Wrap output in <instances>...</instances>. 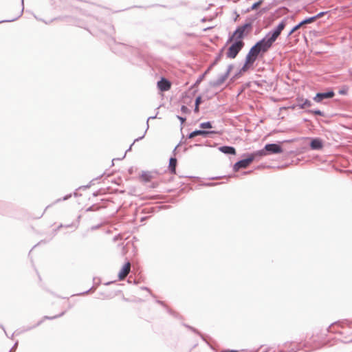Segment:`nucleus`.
Returning <instances> with one entry per match:
<instances>
[{
    "instance_id": "obj_1",
    "label": "nucleus",
    "mask_w": 352,
    "mask_h": 352,
    "mask_svg": "<svg viewBox=\"0 0 352 352\" xmlns=\"http://www.w3.org/2000/svg\"><path fill=\"white\" fill-rule=\"evenodd\" d=\"M252 28V22H248L243 25L238 26L234 33L229 37L227 43L232 42L234 38L235 41H242L251 31Z\"/></svg>"
},
{
    "instance_id": "obj_2",
    "label": "nucleus",
    "mask_w": 352,
    "mask_h": 352,
    "mask_svg": "<svg viewBox=\"0 0 352 352\" xmlns=\"http://www.w3.org/2000/svg\"><path fill=\"white\" fill-rule=\"evenodd\" d=\"M274 42L275 41L267 33L261 40L256 43V46L261 54H265L272 47Z\"/></svg>"
},
{
    "instance_id": "obj_3",
    "label": "nucleus",
    "mask_w": 352,
    "mask_h": 352,
    "mask_svg": "<svg viewBox=\"0 0 352 352\" xmlns=\"http://www.w3.org/2000/svg\"><path fill=\"white\" fill-rule=\"evenodd\" d=\"M244 46L243 41H235L228 48L226 56L229 58H234Z\"/></svg>"
},
{
    "instance_id": "obj_4",
    "label": "nucleus",
    "mask_w": 352,
    "mask_h": 352,
    "mask_svg": "<svg viewBox=\"0 0 352 352\" xmlns=\"http://www.w3.org/2000/svg\"><path fill=\"white\" fill-rule=\"evenodd\" d=\"M232 69H233V65H229L228 66L226 72L224 74L219 75L217 80L213 81L211 83L212 86V87H219L221 85H222L226 81V80L228 78V77L230 75V73Z\"/></svg>"
},
{
    "instance_id": "obj_5",
    "label": "nucleus",
    "mask_w": 352,
    "mask_h": 352,
    "mask_svg": "<svg viewBox=\"0 0 352 352\" xmlns=\"http://www.w3.org/2000/svg\"><path fill=\"white\" fill-rule=\"evenodd\" d=\"M253 161L254 157L250 156V155L248 154L246 158L241 160L234 164L233 170L234 171H238L240 168H245L248 167L249 164L252 163Z\"/></svg>"
},
{
    "instance_id": "obj_6",
    "label": "nucleus",
    "mask_w": 352,
    "mask_h": 352,
    "mask_svg": "<svg viewBox=\"0 0 352 352\" xmlns=\"http://www.w3.org/2000/svg\"><path fill=\"white\" fill-rule=\"evenodd\" d=\"M261 53L256 44L254 45L246 55V63H254L257 58L258 55Z\"/></svg>"
},
{
    "instance_id": "obj_7",
    "label": "nucleus",
    "mask_w": 352,
    "mask_h": 352,
    "mask_svg": "<svg viewBox=\"0 0 352 352\" xmlns=\"http://www.w3.org/2000/svg\"><path fill=\"white\" fill-rule=\"evenodd\" d=\"M265 151H266L267 155L279 154L283 152V148L278 144H267L265 146Z\"/></svg>"
},
{
    "instance_id": "obj_8",
    "label": "nucleus",
    "mask_w": 352,
    "mask_h": 352,
    "mask_svg": "<svg viewBox=\"0 0 352 352\" xmlns=\"http://www.w3.org/2000/svg\"><path fill=\"white\" fill-rule=\"evenodd\" d=\"M285 27V23L283 21L274 30L267 32V34L276 41Z\"/></svg>"
},
{
    "instance_id": "obj_9",
    "label": "nucleus",
    "mask_w": 352,
    "mask_h": 352,
    "mask_svg": "<svg viewBox=\"0 0 352 352\" xmlns=\"http://www.w3.org/2000/svg\"><path fill=\"white\" fill-rule=\"evenodd\" d=\"M334 96H335V93L332 90H330L327 92L316 94V95L314 98V100L316 102H320L324 99L331 98Z\"/></svg>"
},
{
    "instance_id": "obj_10",
    "label": "nucleus",
    "mask_w": 352,
    "mask_h": 352,
    "mask_svg": "<svg viewBox=\"0 0 352 352\" xmlns=\"http://www.w3.org/2000/svg\"><path fill=\"white\" fill-rule=\"evenodd\" d=\"M212 133H217V132H215L214 131H204V130H195V131L191 132L190 133H189V135H188V138L190 139V138H195L197 135H201L204 138H207V137H208V135L210 134H212Z\"/></svg>"
},
{
    "instance_id": "obj_11",
    "label": "nucleus",
    "mask_w": 352,
    "mask_h": 352,
    "mask_svg": "<svg viewBox=\"0 0 352 352\" xmlns=\"http://www.w3.org/2000/svg\"><path fill=\"white\" fill-rule=\"evenodd\" d=\"M131 269L130 262H126L118 273L120 280H123L129 273Z\"/></svg>"
},
{
    "instance_id": "obj_12",
    "label": "nucleus",
    "mask_w": 352,
    "mask_h": 352,
    "mask_svg": "<svg viewBox=\"0 0 352 352\" xmlns=\"http://www.w3.org/2000/svg\"><path fill=\"white\" fill-rule=\"evenodd\" d=\"M170 86V82L164 78L157 82V87L162 91H168Z\"/></svg>"
},
{
    "instance_id": "obj_13",
    "label": "nucleus",
    "mask_w": 352,
    "mask_h": 352,
    "mask_svg": "<svg viewBox=\"0 0 352 352\" xmlns=\"http://www.w3.org/2000/svg\"><path fill=\"white\" fill-rule=\"evenodd\" d=\"M310 147L312 150H320L323 147L322 141L319 138H314L310 143Z\"/></svg>"
},
{
    "instance_id": "obj_14",
    "label": "nucleus",
    "mask_w": 352,
    "mask_h": 352,
    "mask_svg": "<svg viewBox=\"0 0 352 352\" xmlns=\"http://www.w3.org/2000/svg\"><path fill=\"white\" fill-rule=\"evenodd\" d=\"M219 150L225 154L235 155L236 150L233 146H223L219 148Z\"/></svg>"
},
{
    "instance_id": "obj_15",
    "label": "nucleus",
    "mask_w": 352,
    "mask_h": 352,
    "mask_svg": "<svg viewBox=\"0 0 352 352\" xmlns=\"http://www.w3.org/2000/svg\"><path fill=\"white\" fill-rule=\"evenodd\" d=\"M177 159L170 157L169 160L168 168L172 174L176 173Z\"/></svg>"
},
{
    "instance_id": "obj_16",
    "label": "nucleus",
    "mask_w": 352,
    "mask_h": 352,
    "mask_svg": "<svg viewBox=\"0 0 352 352\" xmlns=\"http://www.w3.org/2000/svg\"><path fill=\"white\" fill-rule=\"evenodd\" d=\"M250 156L254 157V160L256 159L257 157H261L263 156L267 155L266 151H265V147L263 149H261L259 151H256L251 154H250Z\"/></svg>"
},
{
    "instance_id": "obj_17",
    "label": "nucleus",
    "mask_w": 352,
    "mask_h": 352,
    "mask_svg": "<svg viewBox=\"0 0 352 352\" xmlns=\"http://www.w3.org/2000/svg\"><path fill=\"white\" fill-rule=\"evenodd\" d=\"M141 177L144 182H148L151 180V179L153 178V175L151 172H143L141 175Z\"/></svg>"
},
{
    "instance_id": "obj_18",
    "label": "nucleus",
    "mask_w": 352,
    "mask_h": 352,
    "mask_svg": "<svg viewBox=\"0 0 352 352\" xmlns=\"http://www.w3.org/2000/svg\"><path fill=\"white\" fill-rule=\"evenodd\" d=\"M155 118H156V116H151V117H148V119H147V120H146V131H145L144 133L143 134V135H142V136H141V137H140V138H136V139L134 140V142H136V141H138V140H141V139H142V138L144 137V135H145V133H146V131L148 130V127H149V125H148V121H149L151 119H155Z\"/></svg>"
},
{
    "instance_id": "obj_19",
    "label": "nucleus",
    "mask_w": 352,
    "mask_h": 352,
    "mask_svg": "<svg viewBox=\"0 0 352 352\" xmlns=\"http://www.w3.org/2000/svg\"><path fill=\"white\" fill-rule=\"evenodd\" d=\"M314 21H315V18L311 16V17L305 19L301 22H300V23L302 26L303 25L311 23L314 22Z\"/></svg>"
},
{
    "instance_id": "obj_20",
    "label": "nucleus",
    "mask_w": 352,
    "mask_h": 352,
    "mask_svg": "<svg viewBox=\"0 0 352 352\" xmlns=\"http://www.w3.org/2000/svg\"><path fill=\"white\" fill-rule=\"evenodd\" d=\"M199 126L202 129H210L212 127L210 122H201Z\"/></svg>"
},
{
    "instance_id": "obj_21",
    "label": "nucleus",
    "mask_w": 352,
    "mask_h": 352,
    "mask_svg": "<svg viewBox=\"0 0 352 352\" xmlns=\"http://www.w3.org/2000/svg\"><path fill=\"white\" fill-rule=\"evenodd\" d=\"M296 100L298 102V104H296V107H298L300 109H305V105L303 102V98H297Z\"/></svg>"
},
{
    "instance_id": "obj_22",
    "label": "nucleus",
    "mask_w": 352,
    "mask_h": 352,
    "mask_svg": "<svg viewBox=\"0 0 352 352\" xmlns=\"http://www.w3.org/2000/svg\"><path fill=\"white\" fill-rule=\"evenodd\" d=\"M262 3V1L260 0L256 3H254L250 9H248V10L250 11V10H253L256 8H257Z\"/></svg>"
},
{
    "instance_id": "obj_23",
    "label": "nucleus",
    "mask_w": 352,
    "mask_h": 352,
    "mask_svg": "<svg viewBox=\"0 0 352 352\" xmlns=\"http://www.w3.org/2000/svg\"><path fill=\"white\" fill-rule=\"evenodd\" d=\"M309 112L311 113H314L315 115L320 116H324V113L322 111H321L320 110H319V109L309 110Z\"/></svg>"
},
{
    "instance_id": "obj_24",
    "label": "nucleus",
    "mask_w": 352,
    "mask_h": 352,
    "mask_svg": "<svg viewBox=\"0 0 352 352\" xmlns=\"http://www.w3.org/2000/svg\"><path fill=\"white\" fill-rule=\"evenodd\" d=\"M221 56V54H219L215 58L214 61L211 64V65L208 69V71H209L214 65L217 64V63L220 60Z\"/></svg>"
},
{
    "instance_id": "obj_25",
    "label": "nucleus",
    "mask_w": 352,
    "mask_h": 352,
    "mask_svg": "<svg viewBox=\"0 0 352 352\" xmlns=\"http://www.w3.org/2000/svg\"><path fill=\"white\" fill-rule=\"evenodd\" d=\"M300 27H302V25H300V23H299L298 24H297L296 25H295L291 30L290 32H289V36L291 35L292 34H293L294 32H296L297 30H298Z\"/></svg>"
},
{
    "instance_id": "obj_26",
    "label": "nucleus",
    "mask_w": 352,
    "mask_h": 352,
    "mask_svg": "<svg viewBox=\"0 0 352 352\" xmlns=\"http://www.w3.org/2000/svg\"><path fill=\"white\" fill-rule=\"evenodd\" d=\"M23 11V7L21 9V13H22ZM21 14H20L18 16H16V18H14V19H8V20H3V21H1L0 23H3V22H12V21H14L15 20H16L20 16H21Z\"/></svg>"
},
{
    "instance_id": "obj_27",
    "label": "nucleus",
    "mask_w": 352,
    "mask_h": 352,
    "mask_svg": "<svg viewBox=\"0 0 352 352\" xmlns=\"http://www.w3.org/2000/svg\"><path fill=\"white\" fill-rule=\"evenodd\" d=\"M327 12H320L318 14H317L316 15L314 16L313 17L315 18V21H316L317 19H319V18L323 16L324 15H325Z\"/></svg>"
},
{
    "instance_id": "obj_28",
    "label": "nucleus",
    "mask_w": 352,
    "mask_h": 352,
    "mask_svg": "<svg viewBox=\"0 0 352 352\" xmlns=\"http://www.w3.org/2000/svg\"><path fill=\"white\" fill-rule=\"evenodd\" d=\"M303 102H304V105H305V109L306 107H309L311 106L312 103L310 100H309L308 99H303Z\"/></svg>"
},
{
    "instance_id": "obj_29",
    "label": "nucleus",
    "mask_w": 352,
    "mask_h": 352,
    "mask_svg": "<svg viewBox=\"0 0 352 352\" xmlns=\"http://www.w3.org/2000/svg\"><path fill=\"white\" fill-rule=\"evenodd\" d=\"M208 71L207 70L204 74H203L201 76H200L198 79L197 80L196 82H195V85H197L199 84L200 82H201V80L204 79L206 74H207Z\"/></svg>"
},
{
    "instance_id": "obj_30",
    "label": "nucleus",
    "mask_w": 352,
    "mask_h": 352,
    "mask_svg": "<svg viewBox=\"0 0 352 352\" xmlns=\"http://www.w3.org/2000/svg\"><path fill=\"white\" fill-rule=\"evenodd\" d=\"M249 64L252 65V63H246V62H245V64H244V65L241 67V69L240 72H246V71L248 70V65H249Z\"/></svg>"
},
{
    "instance_id": "obj_31",
    "label": "nucleus",
    "mask_w": 352,
    "mask_h": 352,
    "mask_svg": "<svg viewBox=\"0 0 352 352\" xmlns=\"http://www.w3.org/2000/svg\"><path fill=\"white\" fill-rule=\"evenodd\" d=\"M181 111L182 113H188L189 111V109H188V108L186 106L182 105L181 107Z\"/></svg>"
},
{
    "instance_id": "obj_32",
    "label": "nucleus",
    "mask_w": 352,
    "mask_h": 352,
    "mask_svg": "<svg viewBox=\"0 0 352 352\" xmlns=\"http://www.w3.org/2000/svg\"><path fill=\"white\" fill-rule=\"evenodd\" d=\"M201 102V96L197 97L196 99H195V104H197V106H199Z\"/></svg>"
},
{
    "instance_id": "obj_33",
    "label": "nucleus",
    "mask_w": 352,
    "mask_h": 352,
    "mask_svg": "<svg viewBox=\"0 0 352 352\" xmlns=\"http://www.w3.org/2000/svg\"><path fill=\"white\" fill-rule=\"evenodd\" d=\"M69 197H71V194H69V195H67L65 196L62 199H57V200L56 201V202H58V201H60V200L65 201V200L68 199Z\"/></svg>"
},
{
    "instance_id": "obj_34",
    "label": "nucleus",
    "mask_w": 352,
    "mask_h": 352,
    "mask_svg": "<svg viewBox=\"0 0 352 352\" xmlns=\"http://www.w3.org/2000/svg\"><path fill=\"white\" fill-rule=\"evenodd\" d=\"M63 314H64V313L63 312V313H61L60 315H58V316H53V317H47V316H45V318H46V319H54V318H58V317H59V316H63Z\"/></svg>"
},
{
    "instance_id": "obj_35",
    "label": "nucleus",
    "mask_w": 352,
    "mask_h": 352,
    "mask_svg": "<svg viewBox=\"0 0 352 352\" xmlns=\"http://www.w3.org/2000/svg\"><path fill=\"white\" fill-rule=\"evenodd\" d=\"M177 118L180 120L181 124H183L186 121V118L179 116H177Z\"/></svg>"
},
{
    "instance_id": "obj_36",
    "label": "nucleus",
    "mask_w": 352,
    "mask_h": 352,
    "mask_svg": "<svg viewBox=\"0 0 352 352\" xmlns=\"http://www.w3.org/2000/svg\"><path fill=\"white\" fill-rule=\"evenodd\" d=\"M299 349L300 348H292L288 352H297Z\"/></svg>"
},
{
    "instance_id": "obj_37",
    "label": "nucleus",
    "mask_w": 352,
    "mask_h": 352,
    "mask_svg": "<svg viewBox=\"0 0 352 352\" xmlns=\"http://www.w3.org/2000/svg\"><path fill=\"white\" fill-rule=\"evenodd\" d=\"M351 341H352V335L350 336L348 338H346L344 342H351Z\"/></svg>"
},
{
    "instance_id": "obj_38",
    "label": "nucleus",
    "mask_w": 352,
    "mask_h": 352,
    "mask_svg": "<svg viewBox=\"0 0 352 352\" xmlns=\"http://www.w3.org/2000/svg\"><path fill=\"white\" fill-rule=\"evenodd\" d=\"M16 346H17V342H16V343L14 344V345L13 346V347L10 349V352H13V350H14V349H15V348L16 347Z\"/></svg>"
},
{
    "instance_id": "obj_39",
    "label": "nucleus",
    "mask_w": 352,
    "mask_h": 352,
    "mask_svg": "<svg viewBox=\"0 0 352 352\" xmlns=\"http://www.w3.org/2000/svg\"><path fill=\"white\" fill-rule=\"evenodd\" d=\"M198 111H199V106H197V104H195V112H198Z\"/></svg>"
},
{
    "instance_id": "obj_40",
    "label": "nucleus",
    "mask_w": 352,
    "mask_h": 352,
    "mask_svg": "<svg viewBox=\"0 0 352 352\" xmlns=\"http://www.w3.org/2000/svg\"><path fill=\"white\" fill-rule=\"evenodd\" d=\"M223 352H237V351L235 350H230V351H225Z\"/></svg>"
},
{
    "instance_id": "obj_41",
    "label": "nucleus",
    "mask_w": 352,
    "mask_h": 352,
    "mask_svg": "<svg viewBox=\"0 0 352 352\" xmlns=\"http://www.w3.org/2000/svg\"><path fill=\"white\" fill-rule=\"evenodd\" d=\"M339 93H340V94H345V91H342V90H340V91H339Z\"/></svg>"
},
{
    "instance_id": "obj_42",
    "label": "nucleus",
    "mask_w": 352,
    "mask_h": 352,
    "mask_svg": "<svg viewBox=\"0 0 352 352\" xmlns=\"http://www.w3.org/2000/svg\"><path fill=\"white\" fill-rule=\"evenodd\" d=\"M157 302L161 304V305H164L163 302H162V301L157 300Z\"/></svg>"
},
{
    "instance_id": "obj_43",
    "label": "nucleus",
    "mask_w": 352,
    "mask_h": 352,
    "mask_svg": "<svg viewBox=\"0 0 352 352\" xmlns=\"http://www.w3.org/2000/svg\"><path fill=\"white\" fill-rule=\"evenodd\" d=\"M133 144H134V142H133V144L129 146V148L126 151H129V150L131 148V146H132V145H133Z\"/></svg>"
},
{
    "instance_id": "obj_44",
    "label": "nucleus",
    "mask_w": 352,
    "mask_h": 352,
    "mask_svg": "<svg viewBox=\"0 0 352 352\" xmlns=\"http://www.w3.org/2000/svg\"><path fill=\"white\" fill-rule=\"evenodd\" d=\"M287 345H288V344H287V343H285V347H287Z\"/></svg>"
},
{
    "instance_id": "obj_45",
    "label": "nucleus",
    "mask_w": 352,
    "mask_h": 352,
    "mask_svg": "<svg viewBox=\"0 0 352 352\" xmlns=\"http://www.w3.org/2000/svg\"><path fill=\"white\" fill-rule=\"evenodd\" d=\"M143 289H146V290H148V289L147 287H144Z\"/></svg>"
},
{
    "instance_id": "obj_46",
    "label": "nucleus",
    "mask_w": 352,
    "mask_h": 352,
    "mask_svg": "<svg viewBox=\"0 0 352 352\" xmlns=\"http://www.w3.org/2000/svg\"><path fill=\"white\" fill-rule=\"evenodd\" d=\"M21 2H22V5L23 4V0H21Z\"/></svg>"
}]
</instances>
